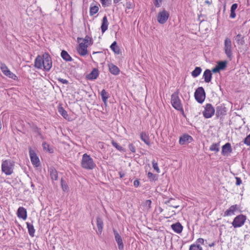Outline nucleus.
<instances>
[{
	"mask_svg": "<svg viewBox=\"0 0 250 250\" xmlns=\"http://www.w3.org/2000/svg\"><path fill=\"white\" fill-rule=\"evenodd\" d=\"M81 164L83 168L88 170L92 169L96 166L92 158L86 153L83 155Z\"/></svg>",
	"mask_w": 250,
	"mask_h": 250,
	"instance_id": "obj_1",
	"label": "nucleus"
},
{
	"mask_svg": "<svg viewBox=\"0 0 250 250\" xmlns=\"http://www.w3.org/2000/svg\"><path fill=\"white\" fill-rule=\"evenodd\" d=\"M171 103L172 106L178 111H182L184 112L183 106L181 103V101L178 96L177 92H174L171 95Z\"/></svg>",
	"mask_w": 250,
	"mask_h": 250,
	"instance_id": "obj_2",
	"label": "nucleus"
},
{
	"mask_svg": "<svg viewBox=\"0 0 250 250\" xmlns=\"http://www.w3.org/2000/svg\"><path fill=\"white\" fill-rule=\"evenodd\" d=\"M194 97L198 103L202 104L204 102L206 98V93L203 87H199L196 89Z\"/></svg>",
	"mask_w": 250,
	"mask_h": 250,
	"instance_id": "obj_3",
	"label": "nucleus"
},
{
	"mask_svg": "<svg viewBox=\"0 0 250 250\" xmlns=\"http://www.w3.org/2000/svg\"><path fill=\"white\" fill-rule=\"evenodd\" d=\"M224 50L227 57L231 60L232 56V43L231 40L228 38L225 39Z\"/></svg>",
	"mask_w": 250,
	"mask_h": 250,
	"instance_id": "obj_4",
	"label": "nucleus"
},
{
	"mask_svg": "<svg viewBox=\"0 0 250 250\" xmlns=\"http://www.w3.org/2000/svg\"><path fill=\"white\" fill-rule=\"evenodd\" d=\"M246 218L245 215L240 214L234 218L231 224L234 228H240L244 225Z\"/></svg>",
	"mask_w": 250,
	"mask_h": 250,
	"instance_id": "obj_5",
	"label": "nucleus"
},
{
	"mask_svg": "<svg viewBox=\"0 0 250 250\" xmlns=\"http://www.w3.org/2000/svg\"><path fill=\"white\" fill-rule=\"evenodd\" d=\"M14 166L15 163L10 160L4 161L1 165L2 172H13Z\"/></svg>",
	"mask_w": 250,
	"mask_h": 250,
	"instance_id": "obj_6",
	"label": "nucleus"
},
{
	"mask_svg": "<svg viewBox=\"0 0 250 250\" xmlns=\"http://www.w3.org/2000/svg\"><path fill=\"white\" fill-rule=\"evenodd\" d=\"M82 40V38H78L77 39L78 42L79 43V45L77 47V51L80 55L84 56L87 54V48L88 44L81 42Z\"/></svg>",
	"mask_w": 250,
	"mask_h": 250,
	"instance_id": "obj_7",
	"label": "nucleus"
},
{
	"mask_svg": "<svg viewBox=\"0 0 250 250\" xmlns=\"http://www.w3.org/2000/svg\"><path fill=\"white\" fill-rule=\"evenodd\" d=\"M43 68L46 71H49L52 67V59L51 56L48 53H44L43 54Z\"/></svg>",
	"mask_w": 250,
	"mask_h": 250,
	"instance_id": "obj_8",
	"label": "nucleus"
},
{
	"mask_svg": "<svg viewBox=\"0 0 250 250\" xmlns=\"http://www.w3.org/2000/svg\"><path fill=\"white\" fill-rule=\"evenodd\" d=\"M215 113V109L211 104H206L205 110L203 112V116L206 118H211Z\"/></svg>",
	"mask_w": 250,
	"mask_h": 250,
	"instance_id": "obj_9",
	"label": "nucleus"
},
{
	"mask_svg": "<svg viewBox=\"0 0 250 250\" xmlns=\"http://www.w3.org/2000/svg\"><path fill=\"white\" fill-rule=\"evenodd\" d=\"M169 16V13L164 9L163 11L158 13L157 16V21L160 24H164L166 22Z\"/></svg>",
	"mask_w": 250,
	"mask_h": 250,
	"instance_id": "obj_10",
	"label": "nucleus"
},
{
	"mask_svg": "<svg viewBox=\"0 0 250 250\" xmlns=\"http://www.w3.org/2000/svg\"><path fill=\"white\" fill-rule=\"evenodd\" d=\"M29 153L32 164L36 167H39L40 165V161L35 150L30 147L29 148Z\"/></svg>",
	"mask_w": 250,
	"mask_h": 250,
	"instance_id": "obj_11",
	"label": "nucleus"
},
{
	"mask_svg": "<svg viewBox=\"0 0 250 250\" xmlns=\"http://www.w3.org/2000/svg\"><path fill=\"white\" fill-rule=\"evenodd\" d=\"M179 200L175 198H169V199L164 201V203L168 207H172L177 208L179 207Z\"/></svg>",
	"mask_w": 250,
	"mask_h": 250,
	"instance_id": "obj_12",
	"label": "nucleus"
},
{
	"mask_svg": "<svg viewBox=\"0 0 250 250\" xmlns=\"http://www.w3.org/2000/svg\"><path fill=\"white\" fill-rule=\"evenodd\" d=\"M246 35L243 32H239L234 37V40L238 45L243 46L245 43V38Z\"/></svg>",
	"mask_w": 250,
	"mask_h": 250,
	"instance_id": "obj_13",
	"label": "nucleus"
},
{
	"mask_svg": "<svg viewBox=\"0 0 250 250\" xmlns=\"http://www.w3.org/2000/svg\"><path fill=\"white\" fill-rule=\"evenodd\" d=\"M113 232L115 236L116 242L118 244L119 250H124V244L121 236L116 229H113Z\"/></svg>",
	"mask_w": 250,
	"mask_h": 250,
	"instance_id": "obj_14",
	"label": "nucleus"
},
{
	"mask_svg": "<svg viewBox=\"0 0 250 250\" xmlns=\"http://www.w3.org/2000/svg\"><path fill=\"white\" fill-rule=\"evenodd\" d=\"M193 141L192 137L188 134H183L180 137L179 144L184 145L188 144Z\"/></svg>",
	"mask_w": 250,
	"mask_h": 250,
	"instance_id": "obj_15",
	"label": "nucleus"
},
{
	"mask_svg": "<svg viewBox=\"0 0 250 250\" xmlns=\"http://www.w3.org/2000/svg\"><path fill=\"white\" fill-rule=\"evenodd\" d=\"M232 149L229 143H227L222 147L221 153L223 156H228L232 152Z\"/></svg>",
	"mask_w": 250,
	"mask_h": 250,
	"instance_id": "obj_16",
	"label": "nucleus"
},
{
	"mask_svg": "<svg viewBox=\"0 0 250 250\" xmlns=\"http://www.w3.org/2000/svg\"><path fill=\"white\" fill-rule=\"evenodd\" d=\"M227 108L223 104H221L216 107V116L217 118L225 115L227 113Z\"/></svg>",
	"mask_w": 250,
	"mask_h": 250,
	"instance_id": "obj_17",
	"label": "nucleus"
},
{
	"mask_svg": "<svg viewBox=\"0 0 250 250\" xmlns=\"http://www.w3.org/2000/svg\"><path fill=\"white\" fill-rule=\"evenodd\" d=\"M43 66V55H38L35 60L34 66L38 69H42Z\"/></svg>",
	"mask_w": 250,
	"mask_h": 250,
	"instance_id": "obj_18",
	"label": "nucleus"
},
{
	"mask_svg": "<svg viewBox=\"0 0 250 250\" xmlns=\"http://www.w3.org/2000/svg\"><path fill=\"white\" fill-rule=\"evenodd\" d=\"M238 208L239 207L237 205H232L229 208V209L225 211L224 216H228L233 215L235 211H236Z\"/></svg>",
	"mask_w": 250,
	"mask_h": 250,
	"instance_id": "obj_19",
	"label": "nucleus"
},
{
	"mask_svg": "<svg viewBox=\"0 0 250 250\" xmlns=\"http://www.w3.org/2000/svg\"><path fill=\"white\" fill-rule=\"evenodd\" d=\"M17 214L19 218H22L23 220L27 218V211L23 207H21L18 209Z\"/></svg>",
	"mask_w": 250,
	"mask_h": 250,
	"instance_id": "obj_20",
	"label": "nucleus"
},
{
	"mask_svg": "<svg viewBox=\"0 0 250 250\" xmlns=\"http://www.w3.org/2000/svg\"><path fill=\"white\" fill-rule=\"evenodd\" d=\"M203 77L206 83H208L210 82L212 79L211 71L209 69H206L204 72Z\"/></svg>",
	"mask_w": 250,
	"mask_h": 250,
	"instance_id": "obj_21",
	"label": "nucleus"
},
{
	"mask_svg": "<svg viewBox=\"0 0 250 250\" xmlns=\"http://www.w3.org/2000/svg\"><path fill=\"white\" fill-rule=\"evenodd\" d=\"M171 227L172 230L177 233H180L183 229L182 225L179 222H177L171 225Z\"/></svg>",
	"mask_w": 250,
	"mask_h": 250,
	"instance_id": "obj_22",
	"label": "nucleus"
},
{
	"mask_svg": "<svg viewBox=\"0 0 250 250\" xmlns=\"http://www.w3.org/2000/svg\"><path fill=\"white\" fill-rule=\"evenodd\" d=\"M108 67L109 71L112 74L117 75L119 74L120 70L116 65L113 63H110L108 64Z\"/></svg>",
	"mask_w": 250,
	"mask_h": 250,
	"instance_id": "obj_23",
	"label": "nucleus"
},
{
	"mask_svg": "<svg viewBox=\"0 0 250 250\" xmlns=\"http://www.w3.org/2000/svg\"><path fill=\"white\" fill-rule=\"evenodd\" d=\"M108 26V22L107 21V17L104 16L102 20V25L101 28L103 33H104L105 31L107 29Z\"/></svg>",
	"mask_w": 250,
	"mask_h": 250,
	"instance_id": "obj_24",
	"label": "nucleus"
},
{
	"mask_svg": "<svg viewBox=\"0 0 250 250\" xmlns=\"http://www.w3.org/2000/svg\"><path fill=\"white\" fill-rule=\"evenodd\" d=\"M98 70L97 68H94L92 71L87 75V79L89 80H95L98 77Z\"/></svg>",
	"mask_w": 250,
	"mask_h": 250,
	"instance_id": "obj_25",
	"label": "nucleus"
},
{
	"mask_svg": "<svg viewBox=\"0 0 250 250\" xmlns=\"http://www.w3.org/2000/svg\"><path fill=\"white\" fill-rule=\"evenodd\" d=\"M96 223L98 228V231L100 234H101L103 230L104 224L102 219L99 217H97L96 219Z\"/></svg>",
	"mask_w": 250,
	"mask_h": 250,
	"instance_id": "obj_26",
	"label": "nucleus"
},
{
	"mask_svg": "<svg viewBox=\"0 0 250 250\" xmlns=\"http://www.w3.org/2000/svg\"><path fill=\"white\" fill-rule=\"evenodd\" d=\"M26 225H27V228L28 229V231L29 234L31 237H34L35 232V229H34V227L33 225L31 223H29V222H26Z\"/></svg>",
	"mask_w": 250,
	"mask_h": 250,
	"instance_id": "obj_27",
	"label": "nucleus"
},
{
	"mask_svg": "<svg viewBox=\"0 0 250 250\" xmlns=\"http://www.w3.org/2000/svg\"><path fill=\"white\" fill-rule=\"evenodd\" d=\"M61 55L62 58L65 61L71 62L72 61V58L69 55L67 51L65 50H62Z\"/></svg>",
	"mask_w": 250,
	"mask_h": 250,
	"instance_id": "obj_28",
	"label": "nucleus"
},
{
	"mask_svg": "<svg viewBox=\"0 0 250 250\" xmlns=\"http://www.w3.org/2000/svg\"><path fill=\"white\" fill-rule=\"evenodd\" d=\"M111 49L116 54H119L121 53L120 49L117 45L116 41L114 42L110 46Z\"/></svg>",
	"mask_w": 250,
	"mask_h": 250,
	"instance_id": "obj_29",
	"label": "nucleus"
},
{
	"mask_svg": "<svg viewBox=\"0 0 250 250\" xmlns=\"http://www.w3.org/2000/svg\"><path fill=\"white\" fill-rule=\"evenodd\" d=\"M42 146L43 150L47 151L49 153H53L54 152L53 148L50 147V146L46 142H43L42 144Z\"/></svg>",
	"mask_w": 250,
	"mask_h": 250,
	"instance_id": "obj_30",
	"label": "nucleus"
},
{
	"mask_svg": "<svg viewBox=\"0 0 250 250\" xmlns=\"http://www.w3.org/2000/svg\"><path fill=\"white\" fill-rule=\"evenodd\" d=\"M101 95L103 102L106 105L107 104V99L109 97V94L105 89H103L101 91Z\"/></svg>",
	"mask_w": 250,
	"mask_h": 250,
	"instance_id": "obj_31",
	"label": "nucleus"
},
{
	"mask_svg": "<svg viewBox=\"0 0 250 250\" xmlns=\"http://www.w3.org/2000/svg\"><path fill=\"white\" fill-rule=\"evenodd\" d=\"M112 145L115 147L120 152H126V149L123 147L120 146L117 143H116L115 141L112 140L111 142Z\"/></svg>",
	"mask_w": 250,
	"mask_h": 250,
	"instance_id": "obj_32",
	"label": "nucleus"
},
{
	"mask_svg": "<svg viewBox=\"0 0 250 250\" xmlns=\"http://www.w3.org/2000/svg\"><path fill=\"white\" fill-rule=\"evenodd\" d=\"M202 72V68L200 67H196L191 72V75L194 78L198 77Z\"/></svg>",
	"mask_w": 250,
	"mask_h": 250,
	"instance_id": "obj_33",
	"label": "nucleus"
},
{
	"mask_svg": "<svg viewBox=\"0 0 250 250\" xmlns=\"http://www.w3.org/2000/svg\"><path fill=\"white\" fill-rule=\"evenodd\" d=\"M141 140L146 145H150V140L148 136L144 132H142L141 134Z\"/></svg>",
	"mask_w": 250,
	"mask_h": 250,
	"instance_id": "obj_34",
	"label": "nucleus"
},
{
	"mask_svg": "<svg viewBox=\"0 0 250 250\" xmlns=\"http://www.w3.org/2000/svg\"><path fill=\"white\" fill-rule=\"evenodd\" d=\"M219 146H220L219 143H213L210 146L209 150L211 151H214L215 152H218L220 150Z\"/></svg>",
	"mask_w": 250,
	"mask_h": 250,
	"instance_id": "obj_35",
	"label": "nucleus"
},
{
	"mask_svg": "<svg viewBox=\"0 0 250 250\" xmlns=\"http://www.w3.org/2000/svg\"><path fill=\"white\" fill-rule=\"evenodd\" d=\"M58 112L65 119L68 117V114L66 111H65L62 106H59L58 107Z\"/></svg>",
	"mask_w": 250,
	"mask_h": 250,
	"instance_id": "obj_36",
	"label": "nucleus"
},
{
	"mask_svg": "<svg viewBox=\"0 0 250 250\" xmlns=\"http://www.w3.org/2000/svg\"><path fill=\"white\" fill-rule=\"evenodd\" d=\"M0 69L5 75H6L10 70L6 64L2 62L0 63Z\"/></svg>",
	"mask_w": 250,
	"mask_h": 250,
	"instance_id": "obj_37",
	"label": "nucleus"
},
{
	"mask_svg": "<svg viewBox=\"0 0 250 250\" xmlns=\"http://www.w3.org/2000/svg\"><path fill=\"white\" fill-rule=\"evenodd\" d=\"M147 177L150 181H155L158 180V176L155 173H147Z\"/></svg>",
	"mask_w": 250,
	"mask_h": 250,
	"instance_id": "obj_38",
	"label": "nucleus"
},
{
	"mask_svg": "<svg viewBox=\"0 0 250 250\" xmlns=\"http://www.w3.org/2000/svg\"><path fill=\"white\" fill-rule=\"evenodd\" d=\"M227 61H220L217 63V66L219 69L221 70H224L227 67Z\"/></svg>",
	"mask_w": 250,
	"mask_h": 250,
	"instance_id": "obj_39",
	"label": "nucleus"
},
{
	"mask_svg": "<svg viewBox=\"0 0 250 250\" xmlns=\"http://www.w3.org/2000/svg\"><path fill=\"white\" fill-rule=\"evenodd\" d=\"M99 11V7L96 5L91 6L90 7V15L93 16L97 13Z\"/></svg>",
	"mask_w": 250,
	"mask_h": 250,
	"instance_id": "obj_40",
	"label": "nucleus"
},
{
	"mask_svg": "<svg viewBox=\"0 0 250 250\" xmlns=\"http://www.w3.org/2000/svg\"><path fill=\"white\" fill-rule=\"evenodd\" d=\"M81 41L88 45H90L93 43V41L91 38L87 35L85 37L84 39L82 38Z\"/></svg>",
	"mask_w": 250,
	"mask_h": 250,
	"instance_id": "obj_41",
	"label": "nucleus"
},
{
	"mask_svg": "<svg viewBox=\"0 0 250 250\" xmlns=\"http://www.w3.org/2000/svg\"><path fill=\"white\" fill-rule=\"evenodd\" d=\"M189 250H203V249L199 244H196L191 245Z\"/></svg>",
	"mask_w": 250,
	"mask_h": 250,
	"instance_id": "obj_42",
	"label": "nucleus"
},
{
	"mask_svg": "<svg viewBox=\"0 0 250 250\" xmlns=\"http://www.w3.org/2000/svg\"><path fill=\"white\" fill-rule=\"evenodd\" d=\"M100 1L104 7L109 6L111 4V0H100Z\"/></svg>",
	"mask_w": 250,
	"mask_h": 250,
	"instance_id": "obj_43",
	"label": "nucleus"
},
{
	"mask_svg": "<svg viewBox=\"0 0 250 250\" xmlns=\"http://www.w3.org/2000/svg\"><path fill=\"white\" fill-rule=\"evenodd\" d=\"M5 76L14 80H16L18 79L17 76L15 74L11 72L10 70L9 71V72H8L7 74Z\"/></svg>",
	"mask_w": 250,
	"mask_h": 250,
	"instance_id": "obj_44",
	"label": "nucleus"
},
{
	"mask_svg": "<svg viewBox=\"0 0 250 250\" xmlns=\"http://www.w3.org/2000/svg\"><path fill=\"white\" fill-rule=\"evenodd\" d=\"M61 186H62V189L63 190V191H68V187L67 185V184L64 183L62 178L61 179Z\"/></svg>",
	"mask_w": 250,
	"mask_h": 250,
	"instance_id": "obj_45",
	"label": "nucleus"
},
{
	"mask_svg": "<svg viewBox=\"0 0 250 250\" xmlns=\"http://www.w3.org/2000/svg\"><path fill=\"white\" fill-rule=\"evenodd\" d=\"M243 142L245 145L250 146V134L245 138Z\"/></svg>",
	"mask_w": 250,
	"mask_h": 250,
	"instance_id": "obj_46",
	"label": "nucleus"
},
{
	"mask_svg": "<svg viewBox=\"0 0 250 250\" xmlns=\"http://www.w3.org/2000/svg\"><path fill=\"white\" fill-rule=\"evenodd\" d=\"M153 1L155 7H160L161 6L162 0H153Z\"/></svg>",
	"mask_w": 250,
	"mask_h": 250,
	"instance_id": "obj_47",
	"label": "nucleus"
},
{
	"mask_svg": "<svg viewBox=\"0 0 250 250\" xmlns=\"http://www.w3.org/2000/svg\"><path fill=\"white\" fill-rule=\"evenodd\" d=\"M128 148L131 152L132 153H135L136 152V148L134 145L132 143H130L128 145Z\"/></svg>",
	"mask_w": 250,
	"mask_h": 250,
	"instance_id": "obj_48",
	"label": "nucleus"
},
{
	"mask_svg": "<svg viewBox=\"0 0 250 250\" xmlns=\"http://www.w3.org/2000/svg\"><path fill=\"white\" fill-rule=\"evenodd\" d=\"M152 165H153V167L154 169V170H155L156 171L158 172L159 170V168L157 163L154 160H153L152 161Z\"/></svg>",
	"mask_w": 250,
	"mask_h": 250,
	"instance_id": "obj_49",
	"label": "nucleus"
},
{
	"mask_svg": "<svg viewBox=\"0 0 250 250\" xmlns=\"http://www.w3.org/2000/svg\"><path fill=\"white\" fill-rule=\"evenodd\" d=\"M126 7L128 9H132L134 7V4L131 1H127Z\"/></svg>",
	"mask_w": 250,
	"mask_h": 250,
	"instance_id": "obj_50",
	"label": "nucleus"
},
{
	"mask_svg": "<svg viewBox=\"0 0 250 250\" xmlns=\"http://www.w3.org/2000/svg\"><path fill=\"white\" fill-rule=\"evenodd\" d=\"M57 80L59 82H60L63 84H67L69 83L68 81L67 80H66L65 79H63L61 78H57Z\"/></svg>",
	"mask_w": 250,
	"mask_h": 250,
	"instance_id": "obj_51",
	"label": "nucleus"
},
{
	"mask_svg": "<svg viewBox=\"0 0 250 250\" xmlns=\"http://www.w3.org/2000/svg\"><path fill=\"white\" fill-rule=\"evenodd\" d=\"M236 179V185L237 186H239L242 184V181L240 178L238 177H235Z\"/></svg>",
	"mask_w": 250,
	"mask_h": 250,
	"instance_id": "obj_52",
	"label": "nucleus"
},
{
	"mask_svg": "<svg viewBox=\"0 0 250 250\" xmlns=\"http://www.w3.org/2000/svg\"><path fill=\"white\" fill-rule=\"evenodd\" d=\"M51 176L52 177V178L53 180H56L58 178V174L57 173H50Z\"/></svg>",
	"mask_w": 250,
	"mask_h": 250,
	"instance_id": "obj_53",
	"label": "nucleus"
},
{
	"mask_svg": "<svg viewBox=\"0 0 250 250\" xmlns=\"http://www.w3.org/2000/svg\"><path fill=\"white\" fill-rule=\"evenodd\" d=\"M230 18H231V19H234L236 17V14H235V11H233V10H230V16H229Z\"/></svg>",
	"mask_w": 250,
	"mask_h": 250,
	"instance_id": "obj_54",
	"label": "nucleus"
},
{
	"mask_svg": "<svg viewBox=\"0 0 250 250\" xmlns=\"http://www.w3.org/2000/svg\"><path fill=\"white\" fill-rule=\"evenodd\" d=\"M238 7V4L237 3H234L233 4L230 8V10H234L235 11V10L237 9Z\"/></svg>",
	"mask_w": 250,
	"mask_h": 250,
	"instance_id": "obj_55",
	"label": "nucleus"
},
{
	"mask_svg": "<svg viewBox=\"0 0 250 250\" xmlns=\"http://www.w3.org/2000/svg\"><path fill=\"white\" fill-rule=\"evenodd\" d=\"M220 70L219 69L218 66L216 65L215 67H214L212 69L211 71L213 73H217V72H219L220 71Z\"/></svg>",
	"mask_w": 250,
	"mask_h": 250,
	"instance_id": "obj_56",
	"label": "nucleus"
},
{
	"mask_svg": "<svg viewBox=\"0 0 250 250\" xmlns=\"http://www.w3.org/2000/svg\"><path fill=\"white\" fill-rule=\"evenodd\" d=\"M133 185H134V186L136 188H137L139 186V185H140V182L138 180H135L134 181V183H133Z\"/></svg>",
	"mask_w": 250,
	"mask_h": 250,
	"instance_id": "obj_57",
	"label": "nucleus"
},
{
	"mask_svg": "<svg viewBox=\"0 0 250 250\" xmlns=\"http://www.w3.org/2000/svg\"><path fill=\"white\" fill-rule=\"evenodd\" d=\"M196 242L204 245V240L203 238H200L197 240Z\"/></svg>",
	"mask_w": 250,
	"mask_h": 250,
	"instance_id": "obj_58",
	"label": "nucleus"
},
{
	"mask_svg": "<svg viewBox=\"0 0 250 250\" xmlns=\"http://www.w3.org/2000/svg\"><path fill=\"white\" fill-rule=\"evenodd\" d=\"M146 206H148L149 208H150L151 204V201L150 200H147L146 202Z\"/></svg>",
	"mask_w": 250,
	"mask_h": 250,
	"instance_id": "obj_59",
	"label": "nucleus"
},
{
	"mask_svg": "<svg viewBox=\"0 0 250 250\" xmlns=\"http://www.w3.org/2000/svg\"><path fill=\"white\" fill-rule=\"evenodd\" d=\"M176 212L174 210H172L171 211V214H168V215H169V216H167L166 217V218H170L171 216H172L173 215H176Z\"/></svg>",
	"mask_w": 250,
	"mask_h": 250,
	"instance_id": "obj_60",
	"label": "nucleus"
},
{
	"mask_svg": "<svg viewBox=\"0 0 250 250\" xmlns=\"http://www.w3.org/2000/svg\"><path fill=\"white\" fill-rule=\"evenodd\" d=\"M120 178H123L125 176V173H119Z\"/></svg>",
	"mask_w": 250,
	"mask_h": 250,
	"instance_id": "obj_61",
	"label": "nucleus"
},
{
	"mask_svg": "<svg viewBox=\"0 0 250 250\" xmlns=\"http://www.w3.org/2000/svg\"><path fill=\"white\" fill-rule=\"evenodd\" d=\"M121 0H113V2L114 4L118 3L119 1H120Z\"/></svg>",
	"mask_w": 250,
	"mask_h": 250,
	"instance_id": "obj_62",
	"label": "nucleus"
},
{
	"mask_svg": "<svg viewBox=\"0 0 250 250\" xmlns=\"http://www.w3.org/2000/svg\"><path fill=\"white\" fill-rule=\"evenodd\" d=\"M214 246V243H212L211 244H209V246L211 247H213Z\"/></svg>",
	"mask_w": 250,
	"mask_h": 250,
	"instance_id": "obj_63",
	"label": "nucleus"
},
{
	"mask_svg": "<svg viewBox=\"0 0 250 250\" xmlns=\"http://www.w3.org/2000/svg\"><path fill=\"white\" fill-rule=\"evenodd\" d=\"M205 2H206V3H208V4H210V2H209V1H208V0H206V1H205Z\"/></svg>",
	"mask_w": 250,
	"mask_h": 250,
	"instance_id": "obj_64",
	"label": "nucleus"
}]
</instances>
